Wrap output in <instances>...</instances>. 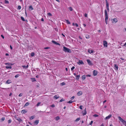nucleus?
I'll use <instances>...</instances> for the list:
<instances>
[{
    "mask_svg": "<svg viewBox=\"0 0 126 126\" xmlns=\"http://www.w3.org/2000/svg\"><path fill=\"white\" fill-rule=\"evenodd\" d=\"M10 63H5V64L6 65H10Z\"/></svg>",
    "mask_w": 126,
    "mask_h": 126,
    "instance_id": "nucleus-52",
    "label": "nucleus"
},
{
    "mask_svg": "<svg viewBox=\"0 0 126 126\" xmlns=\"http://www.w3.org/2000/svg\"><path fill=\"white\" fill-rule=\"evenodd\" d=\"M63 51L66 52L71 53V50L69 48L64 47H63Z\"/></svg>",
    "mask_w": 126,
    "mask_h": 126,
    "instance_id": "nucleus-2",
    "label": "nucleus"
},
{
    "mask_svg": "<svg viewBox=\"0 0 126 126\" xmlns=\"http://www.w3.org/2000/svg\"><path fill=\"white\" fill-rule=\"evenodd\" d=\"M85 76L84 75H83L82 77V79L83 80L85 79Z\"/></svg>",
    "mask_w": 126,
    "mask_h": 126,
    "instance_id": "nucleus-28",
    "label": "nucleus"
},
{
    "mask_svg": "<svg viewBox=\"0 0 126 126\" xmlns=\"http://www.w3.org/2000/svg\"><path fill=\"white\" fill-rule=\"evenodd\" d=\"M10 47L11 49H12V47L11 45H10Z\"/></svg>",
    "mask_w": 126,
    "mask_h": 126,
    "instance_id": "nucleus-62",
    "label": "nucleus"
},
{
    "mask_svg": "<svg viewBox=\"0 0 126 126\" xmlns=\"http://www.w3.org/2000/svg\"><path fill=\"white\" fill-rule=\"evenodd\" d=\"M82 94V92L81 91H79L77 93V95H79V96L80 95H81Z\"/></svg>",
    "mask_w": 126,
    "mask_h": 126,
    "instance_id": "nucleus-10",
    "label": "nucleus"
},
{
    "mask_svg": "<svg viewBox=\"0 0 126 126\" xmlns=\"http://www.w3.org/2000/svg\"><path fill=\"white\" fill-rule=\"evenodd\" d=\"M59 96H58L57 95H55L54 96L53 98H54L55 99H57L59 97Z\"/></svg>",
    "mask_w": 126,
    "mask_h": 126,
    "instance_id": "nucleus-12",
    "label": "nucleus"
},
{
    "mask_svg": "<svg viewBox=\"0 0 126 126\" xmlns=\"http://www.w3.org/2000/svg\"><path fill=\"white\" fill-rule=\"evenodd\" d=\"M106 7L108 11L109 12V5H106Z\"/></svg>",
    "mask_w": 126,
    "mask_h": 126,
    "instance_id": "nucleus-23",
    "label": "nucleus"
},
{
    "mask_svg": "<svg viewBox=\"0 0 126 126\" xmlns=\"http://www.w3.org/2000/svg\"><path fill=\"white\" fill-rule=\"evenodd\" d=\"M120 59H121L122 60H124V59L123 58H120Z\"/></svg>",
    "mask_w": 126,
    "mask_h": 126,
    "instance_id": "nucleus-63",
    "label": "nucleus"
},
{
    "mask_svg": "<svg viewBox=\"0 0 126 126\" xmlns=\"http://www.w3.org/2000/svg\"><path fill=\"white\" fill-rule=\"evenodd\" d=\"M68 9L71 11H72L73 10V9H72L71 7H69L68 8Z\"/></svg>",
    "mask_w": 126,
    "mask_h": 126,
    "instance_id": "nucleus-31",
    "label": "nucleus"
},
{
    "mask_svg": "<svg viewBox=\"0 0 126 126\" xmlns=\"http://www.w3.org/2000/svg\"><path fill=\"white\" fill-rule=\"evenodd\" d=\"M106 0V5H109V3L108 2L107 0Z\"/></svg>",
    "mask_w": 126,
    "mask_h": 126,
    "instance_id": "nucleus-35",
    "label": "nucleus"
},
{
    "mask_svg": "<svg viewBox=\"0 0 126 126\" xmlns=\"http://www.w3.org/2000/svg\"><path fill=\"white\" fill-rule=\"evenodd\" d=\"M52 42L53 43L56 45H60V44L59 43H58L57 42H56L53 40H52Z\"/></svg>",
    "mask_w": 126,
    "mask_h": 126,
    "instance_id": "nucleus-8",
    "label": "nucleus"
},
{
    "mask_svg": "<svg viewBox=\"0 0 126 126\" xmlns=\"http://www.w3.org/2000/svg\"><path fill=\"white\" fill-rule=\"evenodd\" d=\"M72 25L73 26H76L77 27H78L79 26V25L77 23H72Z\"/></svg>",
    "mask_w": 126,
    "mask_h": 126,
    "instance_id": "nucleus-17",
    "label": "nucleus"
},
{
    "mask_svg": "<svg viewBox=\"0 0 126 126\" xmlns=\"http://www.w3.org/2000/svg\"><path fill=\"white\" fill-rule=\"evenodd\" d=\"M94 75V76H96L97 74V71L94 70L93 72Z\"/></svg>",
    "mask_w": 126,
    "mask_h": 126,
    "instance_id": "nucleus-7",
    "label": "nucleus"
},
{
    "mask_svg": "<svg viewBox=\"0 0 126 126\" xmlns=\"http://www.w3.org/2000/svg\"><path fill=\"white\" fill-rule=\"evenodd\" d=\"M87 112L86 111V108H85L84 110V112L83 113V115H84L86 114Z\"/></svg>",
    "mask_w": 126,
    "mask_h": 126,
    "instance_id": "nucleus-11",
    "label": "nucleus"
},
{
    "mask_svg": "<svg viewBox=\"0 0 126 126\" xmlns=\"http://www.w3.org/2000/svg\"><path fill=\"white\" fill-rule=\"evenodd\" d=\"M123 123L126 126V122L123 120V121H122Z\"/></svg>",
    "mask_w": 126,
    "mask_h": 126,
    "instance_id": "nucleus-25",
    "label": "nucleus"
},
{
    "mask_svg": "<svg viewBox=\"0 0 126 126\" xmlns=\"http://www.w3.org/2000/svg\"><path fill=\"white\" fill-rule=\"evenodd\" d=\"M84 16L86 17H87V14H86V13H85L84 14Z\"/></svg>",
    "mask_w": 126,
    "mask_h": 126,
    "instance_id": "nucleus-55",
    "label": "nucleus"
},
{
    "mask_svg": "<svg viewBox=\"0 0 126 126\" xmlns=\"http://www.w3.org/2000/svg\"><path fill=\"white\" fill-rule=\"evenodd\" d=\"M18 8L19 10L21 8V6L20 5L18 6Z\"/></svg>",
    "mask_w": 126,
    "mask_h": 126,
    "instance_id": "nucleus-45",
    "label": "nucleus"
},
{
    "mask_svg": "<svg viewBox=\"0 0 126 126\" xmlns=\"http://www.w3.org/2000/svg\"><path fill=\"white\" fill-rule=\"evenodd\" d=\"M73 102V101L71 100H70L67 102V103H71Z\"/></svg>",
    "mask_w": 126,
    "mask_h": 126,
    "instance_id": "nucleus-38",
    "label": "nucleus"
},
{
    "mask_svg": "<svg viewBox=\"0 0 126 126\" xmlns=\"http://www.w3.org/2000/svg\"><path fill=\"white\" fill-rule=\"evenodd\" d=\"M90 37L88 35H86V38L87 39H88Z\"/></svg>",
    "mask_w": 126,
    "mask_h": 126,
    "instance_id": "nucleus-36",
    "label": "nucleus"
},
{
    "mask_svg": "<svg viewBox=\"0 0 126 126\" xmlns=\"http://www.w3.org/2000/svg\"><path fill=\"white\" fill-rule=\"evenodd\" d=\"M39 122V120H35V122H34V124L35 125H37Z\"/></svg>",
    "mask_w": 126,
    "mask_h": 126,
    "instance_id": "nucleus-16",
    "label": "nucleus"
},
{
    "mask_svg": "<svg viewBox=\"0 0 126 126\" xmlns=\"http://www.w3.org/2000/svg\"><path fill=\"white\" fill-rule=\"evenodd\" d=\"M49 47H45L44 48V49H49Z\"/></svg>",
    "mask_w": 126,
    "mask_h": 126,
    "instance_id": "nucleus-56",
    "label": "nucleus"
},
{
    "mask_svg": "<svg viewBox=\"0 0 126 126\" xmlns=\"http://www.w3.org/2000/svg\"><path fill=\"white\" fill-rule=\"evenodd\" d=\"M1 37L3 38V39H4V36H3V35H1Z\"/></svg>",
    "mask_w": 126,
    "mask_h": 126,
    "instance_id": "nucleus-59",
    "label": "nucleus"
},
{
    "mask_svg": "<svg viewBox=\"0 0 126 126\" xmlns=\"http://www.w3.org/2000/svg\"><path fill=\"white\" fill-rule=\"evenodd\" d=\"M112 20H113L115 23H116L118 21V20L116 18L112 19Z\"/></svg>",
    "mask_w": 126,
    "mask_h": 126,
    "instance_id": "nucleus-13",
    "label": "nucleus"
},
{
    "mask_svg": "<svg viewBox=\"0 0 126 126\" xmlns=\"http://www.w3.org/2000/svg\"><path fill=\"white\" fill-rule=\"evenodd\" d=\"M87 61L88 63V64L90 65H93L92 63H91L90 60L89 59L87 60Z\"/></svg>",
    "mask_w": 126,
    "mask_h": 126,
    "instance_id": "nucleus-3",
    "label": "nucleus"
},
{
    "mask_svg": "<svg viewBox=\"0 0 126 126\" xmlns=\"http://www.w3.org/2000/svg\"><path fill=\"white\" fill-rule=\"evenodd\" d=\"M75 98V96H73L71 98V100H73V99Z\"/></svg>",
    "mask_w": 126,
    "mask_h": 126,
    "instance_id": "nucleus-54",
    "label": "nucleus"
},
{
    "mask_svg": "<svg viewBox=\"0 0 126 126\" xmlns=\"http://www.w3.org/2000/svg\"><path fill=\"white\" fill-rule=\"evenodd\" d=\"M21 19H22L23 21H25V19H24V17H22V16H21Z\"/></svg>",
    "mask_w": 126,
    "mask_h": 126,
    "instance_id": "nucleus-39",
    "label": "nucleus"
},
{
    "mask_svg": "<svg viewBox=\"0 0 126 126\" xmlns=\"http://www.w3.org/2000/svg\"><path fill=\"white\" fill-rule=\"evenodd\" d=\"M93 121H91V123L89 124L90 125H92V123H93Z\"/></svg>",
    "mask_w": 126,
    "mask_h": 126,
    "instance_id": "nucleus-58",
    "label": "nucleus"
},
{
    "mask_svg": "<svg viewBox=\"0 0 126 126\" xmlns=\"http://www.w3.org/2000/svg\"><path fill=\"white\" fill-rule=\"evenodd\" d=\"M34 118V116H31L30 118V119L32 120Z\"/></svg>",
    "mask_w": 126,
    "mask_h": 126,
    "instance_id": "nucleus-30",
    "label": "nucleus"
},
{
    "mask_svg": "<svg viewBox=\"0 0 126 126\" xmlns=\"http://www.w3.org/2000/svg\"><path fill=\"white\" fill-rule=\"evenodd\" d=\"M86 76L87 77H90L91 75H86Z\"/></svg>",
    "mask_w": 126,
    "mask_h": 126,
    "instance_id": "nucleus-60",
    "label": "nucleus"
},
{
    "mask_svg": "<svg viewBox=\"0 0 126 126\" xmlns=\"http://www.w3.org/2000/svg\"><path fill=\"white\" fill-rule=\"evenodd\" d=\"M22 67L23 68L26 69L28 67V65H27V66L23 65Z\"/></svg>",
    "mask_w": 126,
    "mask_h": 126,
    "instance_id": "nucleus-20",
    "label": "nucleus"
},
{
    "mask_svg": "<svg viewBox=\"0 0 126 126\" xmlns=\"http://www.w3.org/2000/svg\"><path fill=\"white\" fill-rule=\"evenodd\" d=\"M74 66H73L71 68V70H73L74 68H75Z\"/></svg>",
    "mask_w": 126,
    "mask_h": 126,
    "instance_id": "nucleus-51",
    "label": "nucleus"
},
{
    "mask_svg": "<svg viewBox=\"0 0 126 126\" xmlns=\"http://www.w3.org/2000/svg\"><path fill=\"white\" fill-rule=\"evenodd\" d=\"M93 116L94 117H96L98 116V115H97L95 114H94V115Z\"/></svg>",
    "mask_w": 126,
    "mask_h": 126,
    "instance_id": "nucleus-44",
    "label": "nucleus"
},
{
    "mask_svg": "<svg viewBox=\"0 0 126 126\" xmlns=\"http://www.w3.org/2000/svg\"><path fill=\"white\" fill-rule=\"evenodd\" d=\"M29 9L30 10H32L33 9V8L32 5H30L29 6Z\"/></svg>",
    "mask_w": 126,
    "mask_h": 126,
    "instance_id": "nucleus-19",
    "label": "nucleus"
},
{
    "mask_svg": "<svg viewBox=\"0 0 126 126\" xmlns=\"http://www.w3.org/2000/svg\"><path fill=\"white\" fill-rule=\"evenodd\" d=\"M51 106L52 107H55V106L54 104H53Z\"/></svg>",
    "mask_w": 126,
    "mask_h": 126,
    "instance_id": "nucleus-57",
    "label": "nucleus"
},
{
    "mask_svg": "<svg viewBox=\"0 0 126 126\" xmlns=\"http://www.w3.org/2000/svg\"><path fill=\"white\" fill-rule=\"evenodd\" d=\"M27 112V111L25 110H22L21 111V112L23 113H25Z\"/></svg>",
    "mask_w": 126,
    "mask_h": 126,
    "instance_id": "nucleus-9",
    "label": "nucleus"
},
{
    "mask_svg": "<svg viewBox=\"0 0 126 126\" xmlns=\"http://www.w3.org/2000/svg\"><path fill=\"white\" fill-rule=\"evenodd\" d=\"M5 120V118L4 117H2L1 119V120L2 121H3Z\"/></svg>",
    "mask_w": 126,
    "mask_h": 126,
    "instance_id": "nucleus-48",
    "label": "nucleus"
},
{
    "mask_svg": "<svg viewBox=\"0 0 126 126\" xmlns=\"http://www.w3.org/2000/svg\"><path fill=\"white\" fill-rule=\"evenodd\" d=\"M100 126H104V125L103 124H102Z\"/></svg>",
    "mask_w": 126,
    "mask_h": 126,
    "instance_id": "nucleus-64",
    "label": "nucleus"
},
{
    "mask_svg": "<svg viewBox=\"0 0 126 126\" xmlns=\"http://www.w3.org/2000/svg\"><path fill=\"white\" fill-rule=\"evenodd\" d=\"M111 116V114H110L108 116L106 117L105 118V120H106L107 119H110Z\"/></svg>",
    "mask_w": 126,
    "mask_h": 126,
    "instance_id": "nucleus-6",
    "label": "nucleus"
},
{
    "mask_svg": "<svg viewBox=\"0 0 126 126\" xmlns=\"http://www.w3.org/2000/svg\"><path fill=\"white\" fill-rule=\"evenodd\" d=\"M80 119V118H77L75 121L76 122H77L79 121Z\"/></svg>",
    "mask_w": 126,
    "mask_h": 126,
    "instance_id": "nucleus-32",
    "label": "nucleus"
},
{
    "mask_svg": "<svg viewBox=\"0 0 126 126\" xmlns=\"http://www.w3.org/2000/svg\"><path fill=\"white\" fill-rule=\"evenodd\" d=\"M19 76V74H17V75H16L15 76V77L16 78H17Z\"/></svg>",
    "mask_w": 126,
    "mask_h": 126,
    "instance_id": "nucleus-43",
    "label": "nucleus"
},
{
    "mask_svg": "<svg viewBox=\"0 0 126 126\" xmlns=\"http://www.w3.org/2000/svg\"><path fill=\"white\" fill-rule=\"evenodd\" d=\"M114 67L116 68L117 70L118 69V66L116 64H115L114 65Z\"/></svg>",
    "mask_w": 126,
    "mask_h": 126,
    "instance_id": "nucleus-33",
    "label": "nucleus"
},
{
    "mask_svg": "<svg viewBox=\"0 0 126 126\" xmlns=\"http://www.w3.org/2000/svg\"><path fill=\"white\" fill-rule=\"evenodd\" d=\"M55 119L56 120L58 121L60 119V118L59 116H57L55 117Z\"/></svg>",
    "mask_w": 126,
    "mask_h": 126,
    "instance_id": "nucleus-24",
    "label": "nucleus"
},
{
    "mask_svg": "<svg viewBox=\"0 0 126 126\" xmlns=\"http://www.w3.org/2000/svg\"><path fill=\"white\" fill-rule=\"evenodd\" d=\"M64 100L63 99H62L60 100V102H61L63 101H64Z\"/></svg>",
    "mask_w": 126,
    "mask_h": 126,
    "instance_id": "nucleus-46",
    "label": "nucleus"
},
{
    "mask_svg": "<svg viewBox=\"0 0 126 126\" xmlns=\"http://www.w3.org/2000/svg\"><path fill=\"white\" fill-rule=\"evenodd\" d=\"M80 77L79 75H78L76 76V79L78 80L79 79Z\"/></svg>",
    "mask_w": 126,
    "mask_h": 126,
    "instance_id": "nucleus-22",
    "label": "nucleus"
},
{
    "mask_svg": "<svg viewBox=\"0 0 126 126\" xmlns=\"http://www.w3.org/2000/svg\"><path fill=\"white\" fill-rule=\"evenodd\" d=\"M11 83V80H10L8 79V80L6 81V83L8 84H9Z\"/></svg>",
    "mask_w": 126,
    "mask_h": 126,
    "instance_id": "nucleus-18",
    "label": "nucleus"
},
{
    "mask_svg": "<svg viewBox=\"0 0 126 126\" xmlns=\"http://www.w3.org/2000/svg\"><path fill=\"white\" fill-rule=\"evenodd\" d=\"M88 52L91 53H93L94 51L93 50H90V49H88Z\"/></svg>",
    "mask_w": 126,
    "mask_h": 126,
    "instance_id": "nucleus-15",
    "label": "nucleus"
},
{
    "mask_svg": "<svg viewBox=\"0 0 126 126\" xmlns=\"http://www.w3.org/2000/svg\"><path fill=\"white\" fill-rule=\"evenodd\" d=\"M40 103H41L40 102H38L36 105L37 106H38L40 104Z\"/></svg>",
    "mask_w": 126,
    "mask_h": 126,
    "instance_id": "nucleus-42",
    "label": "nucleus"
},
{
    "mask_svg": "<svg viewBox=\"0 0 126 126\" xmlns=\"http://www.w3.org/2000/svg\"><path fill=\"white\" fill-rule=\"evenodd\" d=\"M11 119H10L8 121V123H10L11 122Z\"/></svg>",
    "mask_w": 126,
    "mask_h": 126,
    "instance_id": "nucleus-41",
    "label": "nucleus"
},
{
    "mask_svg": "<svg viewBox=\"0 0 126 126\" xmlns=\"http://www.w3.org/2000/svg\"><path fill=\"white\" fill-rule=\"evenodd\" d=\"M66 23L68 24H70V22L69 21V20H65Z\"/></svg>",
    "mask_w": 126,
    "mask_h": 126,
    "instance_id": "nucleus-26",
    "label": "nucleus"
},
{
    "mask_svg": "<svg viewBox=\"0 0 126 126\" xmlns=\"http://www.w3.org/2000/svg\"><path fill=\"white\" fill-rule=\"evenodd\" d=\"M82 106H80L79 107V108L81 109V110H82Z\"/></svg>",
    "mask_w": 126,
    "mask_h": 126,
    "instance_id": "nucleus-53",
    "label": "nucleus"
},
{
    "mask_svg": "<svg viewBox=\"0 0 126 126\" xmlns=\"http://www.w3.org/2000/svg\"><path fill=\"white\" fill-rule=\"evenodd\" d=\"M47 14L49 16H52L51 14L50 13H48Z\"/></svg>",
    "mask_w": 126,
    "mask_h": 126,
    "instance_id": "nucleus-49",
    "label": "nucleus"
},
{
    "mask_svg": "<svg viewBox=\"0 0 126 126\" xmlns=\"http://www.w3.org/2000/svg\"><path fill=\"white\" fill-rule=\"evenodd\" d=\"M61 84L62 85H63L65 84V83L64 82L61 83Z\"/></svg>",
    "mask_w": 126,
    "mask_h": 126,
    "instance_id": "nucleus-47",
    "label": "nucleus"
},
{
    "mask_svg": "<svg viewBox=\"0 0 126 126\" xmlns=\"http://www.w3.org/2000/svg\"><path fill=\"white\" fill-rule=\"evenodd\" d=\"M22 95V93H20L19 95V97L21 96Z\"/></svg>",
    "mask_w": 126,
    "mask_h": 126,
    "instance_id": "nucleus-50",
    "label": "nucleus"
},
{
    "mask_svg": "<svg viewBox=\"0 0 126 126\" xmlns=\"http://www.w3.org/2000/svg\"><path fill=\"white\" fill-rule=\"evenodd\" d=\"M104 13L105 14V21L106 23V24H107L108 19V13L107 11L106 10H105L104 11Z\"/></svg>",
    "mask_w": 126,
    "mask_h": 126,
    "instance_id": "nucleus-1",
    "label": "nucleus"
},
{
    "mask_svg": "<svg viewBox=\"0 0 126 126\" xmlns=\"http://www.w3.org/2000/svg\"><path fill=\"white\" fill-rule=\"evenodd\" d=\"M103 42L104 46L107 47V42L106 41H104Z\"/></svg>",
    "mask_w": 126,
    "mask_h": 126,
    "instance_id": "nucleus-4",
    "label": "nucleus"
},
{
    "mask_svg": "<svg viewBox=\"0 0 126 126\" xmlns=\"http://www.w3.org/2000/svg\"><path fill=\"white\" fill-rule=\"evenodd\" d=\"M39 77V76L37 75L36 76V78H38Z\"/></svg>",
    "mask_w": 126,
    "mask_h": 126,
    "instance_id": "nucleus-61",
    "label": "nucleus"
},
{
    "mask_svg": "<svg viewBox=\"0 0 126 126\" xmlns=\"http://www.w3.org/2000/svg\"><path fill=\"white\" fill-rule=\"evenodd\" d=\"M29 103L28 102H27L25 105L24 106H27L29 105Z\"/></svg>",
    "mask_w": 126,
    "mask_h": 126,
    "instance_id": "nucleus-34",
    "label": "nucleus"
},
{
    "mask_svg": "<svg viewBox=\"0 0 126 126\" xmlns=\"http://www.w3.org/2000/svg\"><path fill=\"white\" fill-rule=\"evenodd\" d=\"M6 69H11L12 68V67L11 66H6Z\"/></svg>",
    "mask_w": 126,
    "mask_h": 126,
    "instance_id": "nucleus-27",
    "label": "nucleus"
},
{
    "mask_svg": "<svg viewBox=\"0 0 126 126\" xmlns=\"http://www.w3.org/2000/svg\"><path fill=\"white\" fill-rule=\"evenodd\" d=\"M77 63L79 65L84 64V63L83 62L82 60H79V62H78Z\"/></svg>",
    "mask_w": 126,
    "mask_h": 126,
    "instance_id": "nucleus-5",
    "label": "nucleus"
},
{
    "mask_svg": "<svg viewBox=\"0 0 126 126\" xmlns=\"http://www.w3.org/2000/svg\"><path fill=\"white\" fill-rule=\"evenodd\" d=\"M34 55V53H33L32 52L31 54V56H33Z\"/></svg>",
    "mask_w": 126,
    "mask_h": 126,
    "instance_id": "nucleus-37",
    "label": "nucleus"
},
{
    "mask_svg": "<svg viewBox=\"0 0 126 126\" xmlns=\"http://www.w3.org/2000/svg\"><path fill=\"white\" fill-rule=\"evenodd\" d=\"M5 3L8 4V3H9V2L8 1V0H5Z\"/></svg>",
    "mask_w": 126,
    "mask_h": 126,
    "instance_id": "nucleus-40",
    "label": "nucleus"
},
{
    "mask_svg": "<svg viewBox=\"0 0 126 126\" xmlns=\"http://www.w3.org/2000/svg\"><path fill=\"white\" fill-rule=\"evenodd\" d=\"M31 79L32 82L35 81H36V80L35 78H31Z\"/></svg>",
    "mask_w": 126,
    "mask_h": 126,
    "instance_id": "nucleus-21",
    "label": "nucleus"
},
{
    "mask_svg": "<svg viewBox=\"0 0 126 126\" xmlns=\"http://www.w3.org/2000/svg\"><path fill=\"white\" fill-rule=\"evenodd\" d=\"M118 118L119 119L120 121L121 122L123 121V119L120 116H118Z\"/></svg>",
    "mask_w": 126,
    "mask_h": 126,
    "instance_id": "nucleus-14",
    "label": "nucleus"
},
{
    "mask_svg": "<svg viewBox=\"0 0 126 126\" xmlns=\"http://www.w3.org/2000/svg\"><path fill=\"white\" fill-rule=\"evenodd\" d=\"M16 120L20 122H21L22 121V120L20 118H18L16 119Z\"/></svg>",
    "mask_w": 126,
    "mask_h": 126,
    "instance_id": "nucleus-29",
    "label": "nucleus"
}]
</instances>
